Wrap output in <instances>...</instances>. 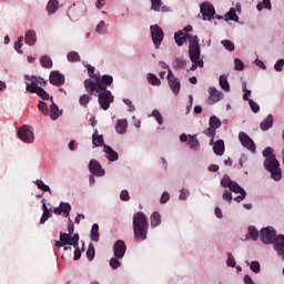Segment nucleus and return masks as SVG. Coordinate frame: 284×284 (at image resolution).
Listing matches in <instances>:
<instances>
[{"instance_id": "obj_52", "label": "nucleus", "mask_w": 284, "mask_h": 284, "mask_svg": "<svg viewBox=\"0 0 284 284\" xmlns=\"http://www.w3.org/2000/svg\"><path fill=\"white\" fill-rule=\"evenodd\" d=\"M108 28L105 27V21H101L95 31L98 32V34H105Z\"/></svg>"}, {"instance_id": "obj_40", "label": "nucleus", "mask_w": 284, "mask_h": 284, "mask_svg": "<svg viewBox=\"0 0 284 284\" xmlns=\"http://www.w3.org/2000/svg\"><path fill=\"white\" fill-rule=\"evenodd\" d=\"M234 181H232V179L230 178V175H224L220 182L222 187H232Z\"/></svg>"}, {"instance_id": "obj_33", "label": "nucleus", "mask_w": 284, "mask_h": 284, "mask_svg": "<svg viewBox=\"0 0 284 284\" xmlns=\"http://www.w3.org/2000/svg\"><path fill=\"white\" fill-rule=\"evenodd\" d=\"M256 9L258 10V12H261V10H272V1L271 0H262V2H260L256 6Z\"/></svg>"}, {"instance_id": "obj_60", "label": "nucleus", "mask_w": 284, "mask_h": 284, "mask_svg": "<svg viewBox=\"0 0 284 284\" xmlns=\"http://www.w3.org/2000/svg\"><path fill=\"white\" fill-rule=\"evenodd\" d=\"M283 67H284V59L276 61V63L274 64L275 72H283Z\"/></svg>"}, {"instance_id": "obj_10", "label": "nucleus", "mask_w": 284, "mask_h": 284, "mask_svg": "<svg viewBox=\"0 0 284 284\" xmlns=\"http://www.w3.org/2000/svg\"><path fill=\"white\" fill-rule=\"evenodd\" d=\"M200 11L204 21H212V19L214 18V14H216V11L214 10V6H212V3L210 2H203L201 4Z\"/></svg>"}, {"instance_id": "obj_28", "label": "nucleus", "mask_w": 284, "mask_h": 284, "mask_svg": "<svg viewBox=\"0 0 284 284\" xmlns=\"http://www.w3.org/2000/svg\"><path fill=\"white\" fill-rule=\"evenodd\" d=\"M59 10V0H50L47 4V12L54 14Z\"/></svg>"}, {"instance_id": "obj_48", "label": "nucleus", "mask_w": 284, "mask_h": 284, "mask_svg": "<svg viewBox=\"0 0 284 284\" xmlns=\"http://www.w3.org/2000/svg\"><path fill=\"white\" fill-rule=\"evenodd\" d=\"M60 207L63 214H65V216H70V211L72 210V206L70 205V203L61 202Z\"/></svg>"}, {"instance_id": "obj_30", "label": "nucleus", "mask_w": 284, "mask_h": 284, "mask_svg": "<svg viewBox=\"0 0 284 284\" xmlns=\"http://www.w3.org/2000/svg\"><path fill=\"white\" fill-rule=\"evenodd\" d=\"M114 83V78L112 75L104 74L100 78V85H112Z\"/></svg>"}, {"instance_id": "obj_41", "label": "nucleus", "mask_w": 284, "mask_h": 284, "mask_svg": "<svg viewBox=\"0 0 284 284\" xmlns=\"http://www.w3.org/2000/svg\"><path fill=\"white\" fill-rule=\"evenodd\" d=\"M146 79L151 85H161V80L153 73H149Z\"/></svg>"}, {"instance_id": "obj_50", "label": "nucleus", "mask_w": 284, "mask_h": 284, "mask_svg": "<svg viewBox=\"0 0 284 284\" xmlns=\"http://www.w3.org/2000/svg\"><path fill=\"white\" fill-rule=\"evenodd\" d=\"M226 17L230 19V21H239V16H236V9L231 8L229 12L226 13Z\"/></svg>"}, {"instance_id": "obj_3", "label": "nucleus", "mask_w": 284, "mask_h": 284, "mask_svg": "<svg viewBox=\"0 0 284 284\" xmlns=\"http://www.w3.org/2000/svg\"><path fill=\"white\" fill-rule=\"evenodd\" d=\"M189 57L193 63L190 68L191 72H194L196 68H203V61L201 60V45L199 44V38H194V40L191 42Z\"/></svg>"}, {"instance_id": "obj_45", "label": "nucleus", "mask_w": 284, "mask_h": 284, "mask_svg": "<svg viewBox=\"0 0 284 284\" xmlns=\"http://www.w3.org/2000/svg\"><path fill=\"white\" fill-rule=\"evenodd\" d=\"M229 190H231V192H234V194H240L241 192H245V189L239 185V183L236 182H233V184H231Z\"/></svg>"}, {"instance_id": "obj_46", "label": "nucleus", "mask_w": 284, "mask_h": 284, "mask_svg": "<svg viewBox=\"0 0 284 284\" xmlns=\"http://www.w3.org/2000/svg\"><path fill=\"white\" fill-rule=\"evenodd\" d=\"M38 108L40 110V112H42V114H44V116H48V114H50V110L48 109V104L43 101H40L38 103Z\"/></svg>"}, {"instance_id": "obj_20", "label": "nucleus", "mask_w": 284, "mask_h": 284, "mask_svg": "<svg viewBox=\"0 0 284 284\" xmlns=\"http://www.w3.org/2000/svg\"><path fill=\"white\" fill-rule=\"evenodd\" d=\"M213 152L217 156H223V154H225V142L223 140H217L213 145Z\"/></svg>"}, {"instance_id": "obj_56", "label": "nucleus", "mask_w": 284, "mask_h": 284, "mask_svg": "<svg viewBox=\"0 0 284 284\" xmlns=\"http://www.w3.org/2000/svg\"><path fill=\"white\" fill-rule=\"evenodd\" d=\"M204 134L206 136H210V139H214V136H216V129L209 126L207 129L204 130Z\"/></svg>"}, {"instance_id": "obj_47", "label": "nucleus", "mask_w": 284, "mask_h": 284, "mask_svg": "<svg viewBox=\"0 0 284 284\" xmlns=\"http://www.w3.org/2000/svg\"><path fill=\"white\" fill-rule=\"evenodd\" d=\"M263 156L266 159H276V155L274 154V149H272L271 146L264 149Z\"/></svg>"}, {"instance_id": "obj_61", "label": "nucleus", "mask_w": 284, "mask_h": 284, "mask_svg": "<svg viewBox=\"0 0 284 284\" xmlns=\"http://www.w3.org/2000/svg\"><path fill=\"white\" fill-rule=\"evenodd\" d=\"M248 105L252 110V112L256 113L261 110V106H258V104L256 102H254V100H248Z\"/></svg>"}, {"instance_id": "obj_53", "label": "nucleus", "mask_w": 284, "mask_h": 284, "mask_svg": "<svg viewBox=\"0 0 284 284\" xmlns=\"http://www.w3.org/2000/svg\"><path fill=\"white\" fill-rule=\"evenodd\" d=\"M152 116H154V119L158 121L159 125H163V115L161 114V112H159V110H153Z\"/></svg>"}, {"instance_id": "obj_62", "label": "nucleus", "mask_w": 284, "mask_h": 284, "mask_svg": "<svg viewBox=\"0 0 284 284\" xmlns=\"http://www.w3.org/2000/svg\"><path fill=\"white\" fill-rule=\"evenodd\" d=\"M50 216H52V213L50 211H43L42 216L40 219V224L43 225V223H45V221H48Z\"/></svg>"}, {"instance_id": "obj_27", "label": "nucleus", "mask_w": 284, "mask_h": 284, "mask_svg": "<svg viewBox=\"0 0 284 284\" xmlns=\"http://www.w3.org/2000/svg\"><path fill=\"white\" fill-rule=\"evenodd\" d=\"M94 94L92 93H84L79 98V103L80 105H82V108H88V103H90L92 101V97Z\"/></svg>"}, {"instance_id": "obj_17", "label": "nucleus", "mask_w": 284, "mask_h": 284, "mask_svg": "<svg viewBox=\"0 0 284 284\" xmlns=\"http://www.w3.org/2000/svg\"><path fill=\"white\" fill-rule=\"evenodd\" d=\"M223 99V92L217 91L216 88L211 87L209 88V105H214V103H219V101H222Z\"/></svg>"}, {"instance_id": "obj_6", "label": "nucleus", "mask_w": 284, "mask_h": 284, "mask_svg": "<svg viewBox=\"0 0 284 284\" xmlns=\"http://www.w3.org/2000/svg\"><path fill=\"white\" fill-rule=\"evenodd\" d=\"M26 81H30L31 83L27 82L26 85V90L27 92H34V90H37L38 88H40L39 85H47L48 81H45L43 78L41 77H37V75H24Z\"/></svg>"}, {"instance_id": "obj_21", "label": "nucleus", "mask_w": 284, "mask_h": 284, "mask_svg": "<svg viewBox=\"0 0 284 284\" xmlns=\"http://www.w3.org/2000/svg\"><path fill=\"white\" fill-rule=\"evenodd\" d=\"M103 152L108 154L106 159H109V161H119V153L112 150V146L104 144Z\"/></svg>"}, {"instance_id": "obj_2", "label": "nucleus", "mask_w": 284, "mask_h": 284, "mask_svg": "<svg viewBox=\"0 0 284 284\" xmlns=\"http://www.w3.org/2000/svg\"><path fill=\"white\" fill-rule=\"evenodd\" d=\"M90 79L84 80V88L89 94H94L99 90H105V85L101 84V75L94 73V67L87 65Z\"/></svg>"}, {"instance_id": "obj_36", "label": "nucleus", "mask_w": 284, "mask_h": 284, "mask_svg": "<svg viewBox=\"0 0 284 284\" xmlns=\"http://www.w3.org/2000/svg\"><path fill=\"white\" fill-rule=\"evenodd\" d=\"M220 87L222 88V90H224V92H230V82H227V77H220Z\"/></svg>"}, {"instance_id": "obj_7", "label": "nucleus", "mask_w": 284, "mask_h": 284, "mask_svg": "<svg viewBox=\"0 0 284 284\" xmlns=\"http://www.w3.org/2000/svg\"><path fill=\"white\" fill-rule=\"evenodd\" d=\"M276 237V230L272 226H267L260 231V241L264 243V245H272L274 239Z\"/></svg>"}, {"instance_id": "obj_18", "label": "nucleus", "mask_w": 284, "mask_h": 284, "mask_svg": "<svg viewBox=\"0 0 284 284\" xmlns=\"http://www.w3.org/2000/svg\"><path fill=\"white\" fill-rule=\"evenodd\" d=\"M89 171L94 176H105V170L101 166V163L97 160H91L89 163Z\"/></svg>"}, {"instance_id": "obj_49", "label": "nucleus", "mask_w": 284, "mask_h": 284, "mask_svg": "<svg viewBox=\"0 0 284 284\" xmlns=\"http://www.w3.org/2000/svg\"><path fill=\"white\" fill-rule=\"evenodd\" d=\"M222 45L225 48V50H229V52H234V42L231 40H222Z\"/></svg>"}, {"instance_id": "obj_55", "label": "nucleus", "mask_w": 284, "mask_h": 284, "mask_svg": "<svg viewBox=\"0 0 284 284\" xmlns=\"http://www.w3.org/2000/svg\"><path fill=\"white\" fill-rule=\"evenodd\" d=\"M235 67L234 70H237V72H242V70L245 69V64L243 63V61H241V59L236 58L234 60Z\"/></svg>"}, {"instance_id": "obj_54", "label": "nucleus", "mask_w": 284, "mask_h": 284, "mask_svg": "<svg viewBox=\"0 0 284 284\" xmlns=\"http://www.w3.org/2000/svg\"><path fill=\"white\" fill-rule=\"evenodd\" d=\"M94 255H95L94 245L90 244L87 251V257L89 261H94Z\"/></svg>"}, {"instance_id": "obj_58", "label": "nucleus", "mask_w": 284, "mask_h": 284, "mask_svg": "<svg viewBox=\"0 0 284 284\" xmlns=\"http://www.w3.org/2000/svg\"><path fill=\"white\" fill-rule=\"evenodd\" d=\"M227 261L226 264L229 267H236V260H234V256L232 255V253H227Z\"/></svg>"}, {"instance_id": "obj_14", "label": "nucleus", "mask_w": 284, "mask_h": 284, "mask_svg": "<svg viewBox=\"0 0 284 284\" xmlns=\"http://www.w3.org/2000/svg\"><path fill=\"white\" fill-rule=\"evenodd\" d=\"M239 140L241 144L246 148V150H250L251 152H256V144H254V140L247 135L245 132L239 133Z\"/></svg>"}, {"instance_id": "obj_63", "label": "nucleus", "mask_w": 284, "mask_h": 284, "mask_svg": "<svg viewBox=\"0 0 284 284\" xmlns=\"http://www.w3.org/2000/svg\"><path fill=\"white\" fill-rule=\"evenodd\" d=\"M223 201H227V203H232V192L225 190L222 195Z\"/></svg>"}, {"instance_id": "obj_13", "label": "nucleus", "mask_w": 284, "mask_h": 284, "mask_svg": "<svg viewBox=\"0 0 284 284\" xmlns=\"http://www.w3.org/2000/svg\"><path fill=\"white\" fill-rule=\"evenodd\" d=\"M60 242L62 245H72L77 247L79 245V234L60 233Z\"/></svg>"}, {"instance_id": "obj_24", "label": "nucleus", "mask_w": 284, "mask_h": 284, "mask_svg": "<svg viewBox=\"0 0 284 284\" xmlns=\"http://www.w3.org/2000/svg\"><path fill=\"white\" fill-rule=\"evenodd\" d=\"M50 119H52V121H57V119H59V116H61V112L59 111V106L57 104H54V101L51 98V105H50Z\"/></svg>"}, {"instance_id": "obj_1", "label": "nucleus", "mask_w": 284, "mask_h": 284, "mask_svg": "<svg viewBox=\"0 0 284 284\" xmlns=\"http://www.w3.org/2000/svg\"><path fill=\"white\" fill-rule=\"evenodd\" d=\"M150 227V222L145 213L139 211L133 215V234L134 241L141 243L148 240V230Z\"/></svg>"}, {"instance_id": "obj_5", "label": "nucleus", "mask_w": 284, "mask_h": 284, "mask_svg": "<svg viewBox=\"0 0 284 284\" xmlns=\"http://www.w3.org/2000/svg\"><path fill=\"white\" fill-rule=\"evenodd\" d=\"M93 94H98V102L102 110H110V104L114 103V95H112V92L108 90V87L104 85V89H100L98 91H94Z\"/></svg>"}, {"instance_id": "obj_64", "label": "nucleus", "mask_w": 284, "mask_h": 284, "mask_svg": "<svg viewBox=\"0 0 284 284\" xmlns=\"http://www.w3.org/2000/svg\"><path fill=\"white\" fill-rule=\"evenodd\" d=\"M120 199L121 201H130V193L128 192V190H123L120 193Z\"/></svg>"}, {"instance_id": "obj_9", "label": "nucleus", "mask_w": 284, "mask_h": 284, "mask_svg": "<svg viewBox=\"0 0 284 284\" xmlns=\"http://www.w3.org/2000/svg\"><path fill=\"white\" fill-rule=\"evenodd\" d=\"M150 30H151L152 41L156 50H159L161 43H163V37H164L163 29H161L159 24H154V26H151Z\"/></svg>"}, {"instance_id": "obj_26", "label": "nucleus", "mask_w": 284, "mask_h": 284, "mask_svg": "<svg viewBox=\"0 0 284 284\" xmlns=\"http://www.w3.org/2000/svg\"><path fill=\"white\" fill-rule=\"evenodd\" d=\"M92 143L94 148H99L101 145H105L103 141V135H99V131L95 130V132L92 135Z\"/></svg>"}, {"instance_id": "obj_16", "label": "nucleus", "mask_w": 284, "mask_h": 284, "mask_svg": "<svg viewBox=\"0 0 284 284\" xmlns=\"http://www.w3.org/2000/svg\"><path fill=\"white\" fill-rule=\"evenodd\" d=\"M49 81L51 85H57L58 88H61V85L65 83V75L59 71H52L49 75Z\"/></svg>"}, {"instance_id": "obj_43", "label": "nucleus", "mask_w": 284, "mask_h": 284, "mask_svg": "<svg viewBox=\"0 0 284 284\" xmlns=\"http://www.w3.org/2000/svg\"><path fill=\"white\" fill-rule=\"evenodd\" d=\"M248 236L252 241H258V230L254 226H248Z\"/></svg>"}, {"instance_id": "obj_51", "label": "nucleus", "mask_w": 284, "mask_h": 284, "mask_svg": "<svg viewBox=\"0 0 284 284\" xmlns=\"http://www.w3.org/2000/svg\"><path fill=\"white\" fill-rule=\"evenodd\" d=\"M22 47H23V37H20V38L18 39V41L14 42V50H17V52H18L19 54H23V51L21 50Z\"/></svg>"}, {"instance_id": "obj_39", "label": "nucleus", "mask_w": 284, "mask_h": 284, "mask_svg": "<svg viewBox=\"0 0 284 284\" xmlns=\"http://www.w3.org/2000/svg\"><path fill=\"white\" fill-rule=\"evenodd\" d=\"M99 224H93L91 229V241L99 242Z\"/></svg>"}, {"instance_id": "obj_11", "label": "nucleus", "mask_w": 284, "mask_h": 284, "mask_svg": "<svg viewBox=\"0 0 284 284\" xmlns=\"http://www.w3.org/2000/svg\"><path fill=\"white\" fill-rule=\"evenodd\" d=\"M168 81H169V85L173 92V94H179V92H181V80H179V78H176L174 75V73L172 72V70L169 69V73L166 77Z\"/></svg>"}, {"instance_id": "obj_8", "label": "nucleus", "mask_w": 284, "mask_h": 284, "mask_svg": "<svg viewBox=\"0 0 284 284\" xmlns=\"http://www.w3.org/2000/svg\"><path fill=\"white\" fill-rule=\"evenodd\" d=\"M189 39V50L192 45V42L194 41V39H199L197 36H192L189 33H184L183 31H178L174 34V41L176 43V45H179L181 48V45H183Z\"/></svg>"}, {"instance_id": "obj_31", "label": "nucleus", "mask_w": 284, "mask_h": 284, "mask_svg": "<svg viewBox=\"0 0 284 284\" xmlns=\"http://www.w3.org/2000/svg\"><path fill=\"white\" fill-rule=\"evenodd\" d=\"M161 224V214L159 212H154L151 215V227H159Z\"/></svg>"}, {"instance_id": "obj_42", "label": "nucleus", "mask_w": 284, "mask_h": 284, "mask_svg": "<svg viewBox=\"0 0 284 284\" xmlns=\"http://www.w3.org/2000/svg\"><path fill=\"white\" fill-rule=\"evenodd\" d=\"M210 128H213L214 130L221 128V120L216 118V115L210 118Z\"/></svg>"}, {"instance_id": "obj_23", "label": "nucleus", "mask_w": 284, "mask_h": 284, "mask_svg": "<svg viewBox=\"0 0 284 284\" xmlns=\"http://www.w3.org/2000/svg\"><path fill=\"white\" fill-rule=\"evenodd\" d=\"M272 125H274V115L268 114L266 119L261 122L260 128L263 130V132H267Z\"/></svg>"}, {"instance_id": "obj_44", "label": "nucleus", "mask_w": 284, "mask_h": 284, "mask_svg": "<svg viewBox=\"0 0 284 284\" xmlns=\"http://www.w3.org/2000/svg\"><path fill=\"white\" fill-rule=\"evenodd\" d=\"M161 6H163L162 0H151V10H154V12H160Z\"/></svg>"}, {"instance_id": "obj_19", "label": "nucleus", "mask_w": 284, "mask_h": 284, "mask_svg": "<svg viewBox=\"0 0 284 284\" xmlns=\"http://www.w3.org/2000/svg\"><path fill=\"white\" fill-rule=\"evenodd\" d=\"M128 250V246L125 245V242L122 240H118L113 245V252L115 258H123L125 256V252Z\"/></svg>"}, {"instance_id": "obj_32", "label": "nucleus", "mask_w": 284, "mask_h": 284, "mask_svg": "<svg viewBox=\"0 0 284 284\" xmlns=\"http://www.w3.org/2000/svg\"><path fill=\"white\" fill-rule=\"evenodd\" d=\"M67 59L70 63H79V61H81V55H79V52L71 51L68 53Z\"/></svg>"}, {"instance_id": "obj_37", "label": "nucleus", "mask_w": 284, "mask_h": 284, "mask_svg": "<svg viewBox=\"0 0 284 284\" xmlns=\"http://www.w3.org/2000/svg\"><path fill=\"white\" fill-rule=\"evenodd\" d=\"M187 145L191 150H196V148H199V139H196V135H189Z\"/></svg>"}, {"instance_id": "obj_12", "label": "nucleus", "mask_w": 284, "mask_h": 284, "mask_svg": "<svg viewBox=\"0 0 284 284\" xmlns=\"http://www.w3.org/2000/svg\"><path fill=\"white\" fill-rule=\"evenodd\" d=\"M18 136L23 143H32L34 141V133L28 128V125H23L18 130Z\"/></svg>"}, {"instance_id": "obj_29", "label": "nucleus", "mask_w": 284, "mask_h": 284, "mask_svg": "<svg viewBox=\"0 0 284 284\" xmlns=\"http://www.w3.org/2000/svg\"><path fill=\"white\" fill-rule=\"evenodd\" d=\"M30 93L38 94V97H40V99H43V101L50 100V94H48L41 87L34 89V91H30Z\"/></svg>"}, {"instance_id": "obj_57", "label": "nucleus", "mask_w": 284, "mask_h": 284, "mask_svg": "<svg viewBox=\"0 0 284 284\" xmlns=\"http://www.w3.org/2000/svg\"><path fill=\"white\" fill-rule=\"evenodd\" d=\"M251 270L252 272H254V274H258V272H261V263H258L257 261H253L251 263Z\"/></svg>"}, {"instance_id": "obj_25", "label": "nucleus", "mask_w": 284, "mask_h": 284, "mask_svg": "<svg viewBox=\"0 0 284 284\" xmlns=\"http://www.w3.org/2000/svg\"><path fill=\"white\" fill-rule=\"evenodd\" d=\"M24 42L27 45H34V43H37V32H34V30L27 31Z\"/></svg>"}, {"instance_id": "obj_38", "label": "nucleus", "mask_w": 284, "mask_h": 284, "mask_svg": "<svg viewBox=\"0 0 284 284\" xmlns=\"http://www.w3.org/2000/svg\"><path fill=\"white\" fill-rule=\"evenodd\" d=\"M40 63H41L42 68H45V69L52 68V59H50V57H48V55L41 57Z\"/></svg>"}, {"instance_id": "obj_35", "label": "nucleus", "mask_w": 284, "mask_h": 284, "mask_svg": "<svg viewBox=\"0 0 284 284\" xmlns=\"http://www.w3.org/2000/svg\"><path fill=\"white\" fill-rule=\"evenodd\" d=\"M34 184L37 185L38 190H41L42 192H49L50 194H52L50 186L43 183L42 180H37Z\"/></svg>"}, {"instance_id": "obj_34", "label": "nucleus", "mask_w": 284, "mask_h": 284, "mask_svg": "<svg viewBox=\"0 0 284 284\" xmlns=\"http://www.w3.org/2000/svg\"><path fill=\"white\" fill-rule=\"evenodd\" d=\"M187 65V62L181 58H178L173 61V69L174 70H183Z\"/></svg>"}, {"instance_id": "obj_59", "label": "nucleus", "mask_w": 284, "mask_h": 284, "mask_svg": "<svg viewBox=\"0 0 284 284\" xmlns=\"http://www.w3.org/2000/svg\"><path fill=\"white\" fill-rule=\"evenodd\" d=\"M110 265H111L112 270H119V267H121V262H119V258L112 257L110 260Z\"/></svg>"}, {"instance_id": "obj_4", "label": "nucleus", "mask_w": 284, "mask_h": 284, "mask_svg": "<svg viewBox=\"0 0 284 284\" xmlns=\"http://www.w3.org/2000/svg\"><path fill=\"white\" fill-rule=\"evenodd\" d=\"M264 168L271 173V179L274 181H281L283 173L281 171V163L276 158H268L264 161Z\"/></svg>"}, {"instance_id": "obj_22", "label": "nucleus", "mask_w": 284, "mask_h": 284, "mask_svg": "<svg viewBox=\"0 0 284 284\" xmlns=\"http://www.w3.org/2000/svg\"><path fill=\"white\" fill-rule=\"evenodd\" d=\"M115 132H118V134H125V132H128V120H118L115 123Z\"/></svg>"}, {"instance_id": "obj_15", "label": "nucleus", "mask_w": 284, "mask_h": 284, "mask_svg": "<svg viewBox=\"0 0 284 284\" xmlns=\"http://www.w3.org/2000/svg\"><path fill=\"white\" fill-rule=\"evenodd\" d=\"M271 245H273L278 256H281V258L284 261V235L283 234L275 235Z\"/></svg>"}]
</instances>
